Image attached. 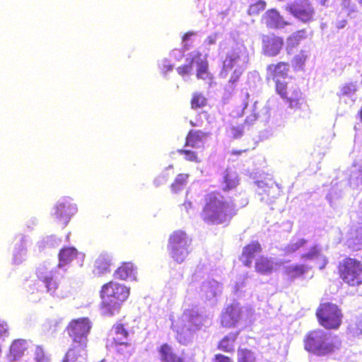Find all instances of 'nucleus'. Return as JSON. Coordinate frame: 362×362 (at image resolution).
Here are the masks:
<instances>
[{"label":"nucleus","mask_w":362,"mask_h":362,"mask_svg":"<svg viewBox=\"0 0 362 362\" xmlns=\"http://www.w3.org/2000/svg\"><path fill=\"white\" fill-rule=\"evenodd\" d=\"M160 69V73L163 75H166L168 71H171L173 69V66L172 64H169V62L167 60H165L162 63Z\"/></svg>","instance_id":"49530a36"},{"label":"nucleus","mask_w":362,"mask_h":362,"mask_svg":"<svg viewBox=\"0 0 362 362\" xmlns=\"http://www.w3.org/2000/svg\"><path fill=\"white\" fill-rule=\"evenodd\" d=\"M190 123H191L192 126H196V124H194L192 122H190Z\"/></svg>","instance_id":"680f3d73"},{"label":"nucleus","mask_w":362,"mask_h":362,"mask_svg":"<svg viewBox=\"0 0 362 362\" xmlns=\"http://www.w3.org/2000/svg\"><path fill=\"white\" fill-rule=\"evenodd\" d=\"M255 353L247 348L238 349L237 362H256Z\"/></svg>","instance_id":"72a5a7b5"},{"label":"nucleus","mask_w":362,"mask_h":362,"mask_svg":"<svg viewBox=\"0 0 362 362\" xmlns=\"http://www.w3.org/2000/svg\"><path fill=\"white\" fill-rule=\"evenodd\" d=\"M206 41L209 45H213L216 42V37L215 36H209L206 39Z\"/></svg>","instance_id":"13d9d810"},{"label":"nucleus","mask_w":362,"mask_h":362,"mask_svg":"<svg viewBox=\"0 0 362 362\" xmlns=\"http://www.w3.org/2000/svg\"><path fill=\"white\" fill-rule=\"evenodd\" d=\"M207 136V133L200 130H190L185 138V146L198 148Z\"/></svg>","instance_id":"393cba45"},{"label":"nucleus","mask_w":362,"mask_h":362,"mask_svg":"<svg viewBox=\"0 0 362 362\" xmlns=\"http://www.w3.org/2000/svg\"><path fill=\"white\" fill-rule=\"evenodd\" d=\"M130 294V288L114 281L103 284L100 291V309L104 316L112 317L119 313L121 305Z\"/></svg>","instance_id":"f03ea898"},{"label":"nucleus","mask_w":362,"mask_h":362,"mask_svg":"<svg viewBox=\"0 0 362 362\" xmlns=\"http://www.w3.org/2000/svg\"><path fill=\"white\" fill-rule=\"evenodd\" d=\"M28 349V343L24 339L15 340L10 347V357L16 360L21 357Z\"/></svg>","instance_id":"cd10ccee"},{"label":"nucleus","mask_w":362,"mask_h":362,"mask_svg":"<svg viewBox=\"0 0 362 362\" xmlns=\"http://www.w3.org/2000/svg\"><path fill=\"white\" fill-rule=\"evenodd\" d=\"M306 350L321 356L334 351L328 333L323 330H315L310 332L305 340Z\"/></svg>","instance_id":"7ed1b4c3"},{"label":"nucleus","mask_w":362,"mask_h":362,"mask_svg":"<svg viewBox=\"0 0 362 362\" xmlns=\"http://www.w3.org/2000/svg\"><path fill=\"white\" fill-rule=\"evenodd\" d=\"M222 190L229 192L235 189L240 183V178L237 172L230 168H226L224 171L222 180Z\"/></svg>","instance_id":"f3484780"},{"label":"nucleus","mask_w":362,"mask_h":362,"mask_svg":"<svg viewBox=\"0 0 362 362\" xmlns=\"http://www.w3.org/2000/svg\"><path fill=\"white\" fill-rule=\"evenodd\" d=\"M328 0H318L319 4L322 6H325Z\"/></svg>","instance_id":"052dcab7"},{"label":"nucleus","mask_w":362,"mask_h":362,"mask_svg":"<svg viewBox=\"0 0 362 362\" xmlns=\"http://www.w3.org/2000/svg\"><path fill=\"white\" fill-rule=\"evenodd\" d=\"M207 104L206 98L201 93L195 92L192 94L190 106L193 110H197L205 107Z\"/></svg>","instance_id":"e433bc0d"},{"label":"nucleus","mask_w":362,"mask_h":362,"mask_svg":"<svg viewBox=\"0 0 362 362\" xmlns=\"http://www.w3.org/2000/svg\"><path fill=\"white\" fill-rule=\"evenodd\" d=\"M262 21L269 28H279L288 24L275 9L268 10Z\"/></svg>","instance_id":"4468645a"},{"label":"nucleus","mask_w":362,"mask_h":362,"mask_svg":"<svg viewBox=\"0 0 362 362\" xmlns=\"http://www.w3.org/2000/svg\"><path fill=\"white\" fill-rule=\"evenodd\" d=\"M255 271L262 275L271 274L274 270L272 261L264 256H260L255 263Z\"/></svg>","instance_id":"bb28decb"},{"label":"nucleus","mask_w":362,"mask_h":362,"mask_svg":"<svg viewBox=\"0 0 362 362\" xmlns=\"http://www.w3.org/2000/svg\"><path fill=\"white\" fill-rule=\"evenodd\" d=\"M305 57L302 54V55H299L298 56V57H296V66L297 65H299V66H301L304 62L305 61Z\"/></svg>","instance_id":"864d4df0"},{"label":"nucleus","mask_w":362,"mask_h":362,"mask_svg":"<svg viewBox=\"0 0 362 362\" xmlns=\"http://www.w3.org/2000/svg\"><path fill=\"white\" fill-rule=\"evenodd\" d=\"M213 361L214 362H233L231 358L221 354H216Z\"/></svg>","instance_id":"09e8293b"},{"label":"nucleus","mask_w":362,"mask_h":362,"mask_svg":"<svg viewBox=\"0 0 362 362\" xmlns=\"http://www.w3.org/2000/svg\"><path fill=\"white\" fill-rule=\"evenodd\" d=\"M8 331L7 325L5 322L0 320V336H2Z\"/></svg>","instance_id":"3c124183"},{"label":"nucleus","mask_w":362,"mask_h":362,"mask_svg":"<svg viewBox=\"0 0 362 362\" xmlns=\"http://www.w3.org/2000/svg\"><path fill=\"white\" fill-rule=\"evenodd\" d=\"M288 71V64L285 62H279L276 64H270L267 67V76L268 78L273 80L278 77H284Z\"/></svg>","instance_id":"5701e85b"},{"label":"nucleus","mask_w":362,"mask_h":362,"mask_svg":"<svg viewBox=\"0 0 362 362\" xmlns=\"http://www.w3.org/2000/svg\"><path fill=\"white\" fill-rule=\"evenodd\" d=\"M171 257L177 263H182L187 257L189 251L188 247L169 249Z\"/></svg>","instance_id":"f704fd0d"},{"label":"nucleus","mask_w":362,"mask_h":362,"mask_svg":"<svg viewBox=\"0 0 362 362\" xmlns=\"http://www.w3.org/2000/svg\"><path fill=\"white\" fill-rule=\"evenodd\" d=\"M306 242L307 241L305 239H300L298 242H296V250L298 248L303 246L306 243Z\"/></svg>","instance_id":"4d7b16f0"},{"label":"nucleus","mask_w":362,"mask_h":362,"mask_svg":"<svg viewBox=\"0 0 362 362\" xmlns=\"http://www.w3.org/2000/svg\"><path fill=\"white\" fill-rule=\"evenodd\" d=\"M135 269L130 262H122L121 265L115 271L114 276L120 280H127L134 278Z\"/></svg>","instance_id":"a878e982"},{"label":"nucleus","mask_w":362,"mask_h":362,"mask_svg":"<svg viewBox=\"0 0 362 362\" xmlns=\"http://www.w3.org/2000/svg\"><path fill=\"white\" fill-rule=\"evenodd\" d=\"M242 75V71L239 69H235L230 78H229V83H230L231 85L234 86L236 84V83L239 81L240 76Z\"/></svg>","instance_id":"c03bdc74"},{"label":"nucleus","mask_w":362,"mask_h":362,"mask_svg":"<svg viewBox=\"0 0 362 362\" xmlns=\"http://www.w3.org/2000/svg\"><path fill=\"white\" fill-rule=\"evenodd\" d=\"M204 202L201 217L206 223L219 225L228 223L236 213L233 204L225 200L219 192L206 194Z\"/></svg>","instance_id":"f257e3e1"},{"label":"nucleus","mask_w":362,"mask_h":362,"mask_svg":"<svg viewBox=\"0 0 362 362\" xmlns=\"http://www.w3.org/2000/svg\"><path fill=\"white\" fill-rule=\"evenodd\" d=\"M229 131L233 139H238L243 134V127L241 125H232L230 127Z\"/></svg>","instance_id":"79ce46f5"},{"label":"nucleus","mask_w":362,"mask_h":362,"mask_svg":"<svg viewBox=\"0 0 362 362\" xmlns=\"http://www.w3.org/2000/svg\"><path fill=\"white\" fill-rule=\"evenodd\" d=\"M283 45V39L274 34L262 37V51L267 56L273 57L279 54Z\"/></svg>","instance_id":"1a4fd4ad"},{"label":"nucleus","mask_w":362,"mask_h":362,"mask_svg":"<svg viewBox=\"0 0 362 362\" xmlns=\"http://www.w3.org/2000/svg\"><path fill=\"white\" fill-rule=\"evenodd\" d=\"M202 55L201 52H197L192 57L189 64L181 65L177 68V74L182 77L190 74L193 70V62L197 61V59H200Z\"/></svg>","instance_id":"473e14b6"},{"label":"nucleus","mask_w":362,"mask_h":362,"mask_svg":"<svg viewBox=\"0 0 362 362\" xmlns=\"http://www.w3.org/2000/svg\"><path fill=\"white\" fill-rule=\"evenodd\" d=\"M249 151V149L246 148V149H243V150H232L230 151V155H233V156H240L241 153H246Z\"/></svg>","instance_id":"6e6d98bb"},{"label":"nucleus","mask_w":362,"mask_h":362,"mask_svg":"<svg viewBox=\"0 0 362 362\" xmlns=\"http://www.w3.org/2000/svg\"><path fill=\"white\" fill-rule=\"evenodd\" d=\"M79 253L77 250L73 247L62 248L59 252V267L67 265L76 259Z\"/></svg>","instance_id":"b1692460"},{"label":"nucleus","mask_w":362,"mask_h":362,"mask_svg":"<svg viewBox=\"0 0 362 362\" xmlns=\"http://www.w3.org/2000/svg\"><path fill=\"white\" fill-rule=\"evenodd\" d=\"M186 317V327L192 333L200 330L204 326L205 318L198 313L189 311L185 314Z\"/></svg>","instance_id":"dca6fc26"},{"label":"nucleus","mask_w":362,"mask_h":362,"mask_svg":"<svg viewBox=\"0 0 362 362\" xmlns=\"http://www.w3.org/2000/svg\"><path fill=\"white\" fill-rule=\"evenodd\" d=\"M241 315L242 308L239 303L228 305L221 315V327L226 329L235 327L241 319Z\"/></svg>","instance_id":"6e6552de"},{"label":"nucleus","mask_w":362,"mask_h":362,"mask_svg":"<svg viewBox=\"0 0 362 362\" xmlns=\"http://www.w3.org/2000/svg\"><path fill=\"white\" fill-rule=\"evenodd\" d=\"M109 336L110 346L115 348L120 354L124 353L123 348L127 349L131 346L128 339L129 332L124 327V324L120 322H117L112 325Z\"/></svg>","instance_id":"423d86ee"},{"label":"nucleus","mask_w":362,"mask_h":362,"mask_svg":"<svg viewBox=\"0 0 362 362\" xmlns=\"http://www.w3.org/2000/svg\"><path fill=\"white\" fill-rule=\"evenodd\" d=\"M35 358L37 362H47L48 358L41 346H36L35 349Z\"/></svg>","instance_id":"a19ab883"},{"label":"nucleus","mask_w":362,"mask_h":362,"mask_svg":"<svg viewBox=\"0 0 362 362\" xmlns=\"http://www.w3.org/2000/svg\"><path fill=\"white\" fill-rule=\"evenodd\" d=\"M111 265L110 257L107 255H100L94 262V270L98 274H101L110 271Z\"/></svg>","instance_id":"c85d7f7f"},{"label":"nucleus","mask_w":362,"mask_h":362,"mask_svg":"<svg viewBox=\"0 0 362 362\" xmlns=\"http://www.w3.org/2000/svg\"><path fill=\"white\" fill-rule=\"evenodd\" d=\"M76 207L70 203H59L55 207L54 216L59 221L66 224L71 217L76 213Z\"/></svg>","instance_id":"f8f14e48"},{"label":"nucleus","mask_w":362,"mask_h":362,"mask_svg":"<svg viewBox=\"0 0 362 362\" xmlns=\"http://www.w3.org/2000/svg\"><path fill=\"white\" fill-rule=\"evenodd\" d=\"M36 274L39 280H40L45 286L47 291L50 294H54L59 287V284L54 279L52 274H48L44 267H39L36 269Z\"/></svg>","instance_id":"a211bd4d"},{"label":"nucleus","mask_w":362,"mask_h":362,"mask_svg":"<svg viewBox=\"0 0 362 362\" xmlns=\"http://www.w3.org/2000/svg\"><path fill=\"white\" fill-rule=\"evenodd\" d=\"M360 333L362 334V329H361Z\"/></svg>","instance_id":"69168bd1"},{"label":"nucleus","mask_w":362,"mask_h":362,"mask_svg":"<svg viewBox=\"0 0 362 362\" xmlns=\"http://www.w3.org/2000/svg\"><path fill=\"white\" fill-rule=\"evenodd\" d=\"M189 175L187 173H180L175 177L174 182L171 184V189L177 193L185 187L187 185Z\"/></svg>","instance_id":"c9c22d12"},{"label":"nucleus","mask_w":362,"mask_h":362,"mask_svg":"<svg viewBox=\"0 0 362 362\" xmlns=\"http://www.w3.org/2000/svg\"><path fill=\"white\" fill-rule=\"evenodd\" d=\"M199 62H197V69L196 72V76L198 79L202 80H213V75L210 73L209 70V63L206 59H199Z\"/></svg>","instance_id":"c756f323"},{"label":"nucleus","mask_w":362,"mask_h":362,"mask_svg":"<svg viewBox=\"0 0 362 362\" xmlns=\"http://www.w3.org/2000/svg\"><path fill=\"white\" fill-rule=\"evenodd\" d=\"M342 8L346 9L348 15H351L358 12V9L356 5L351 3V0H341Z\"/></svg>","instance_id":"ea45409f"},{"label":"nucleus","mask_w":362,"mask_h":362,"mask_svg":"<svg viewBox=\"0 0 362 362\" xmlns=\"http://www.w3.org/2000/svg\"><path fill=\"white\" fill-rule=\"evenodd\" d=\"M247 122V119H246L245 120V124H246Z\"/></svg>","instance_id":"0e129e2a"},{"label":"nucleus","mask_w":362,"mask_h":362,"mask_svg":"<svg viewBox=\"0 0 362 362\" xmlns=\"http://www.w3.org/2000/svg\"><path fill=\"white\" fill-rule=\"evenodd\" d=\"M266 5L264 0H258L249 6L247 13L252 16H258L265 9Z\"/></svg>","instance_id":"4c0bfd02"},{"label":"nucleus","mask_w":362,"mask_h":362,"mask_svg":"<svg viewBox=\"0 0 362 362\" xmlns=\"http://www.w3.org/2000/svg\"><path fill=\"white\" fill-rule=\"evenodd\" d=\"M161 362H185L184 358L177 356L173 346L168 344H162L157 349Z\"/></svg>","instance_id":"2eb2a0df"},{"label":"nucleus","mask_w":362,"mask_h":362,"mask_svg":"<svg viewBox=\"0 0 362 362\" xmlns=\"http://www.w3.org/2000/svg\"><path fill=\"white\" fill-rule=\"evenodd\" d=\"M316 315L320 323L327 329L338 328L341 322L342 314L341 310L333 303L320 304Z\"/></svg>","instance_id":"39448f33"},{"label":"nucleus","mask_w":362,"mask_h":362,"mask_svg":"<svg viewBox=\"0 0 362 362\" xmlns=\"http://www.w3.org/2000/svg\"><path fill=\"white\" fill-rule=\"evenodd\" d=\"M341 279L351 286L362 284V264L354 259L346 258L339 266Z\"/></svg>","instance_id":"20e7f679"},{"label":"nucleus","mask_w":362,"mask_h":362,"mask_svg":"<svg viewBox=\"0 0 362 362\" xmlns=\"http://www.w3.org/2000/svg\"><path fill=\"white\" fill-rule=\"evenodd\" d=\"M276 89L277 93L281 95L282 98H287L286 94V84L284 82H281L279 80H276Z\"/></svg>","instance_id":"37998d69"},{"label":"nucleus","mask_w":362,"mask_h":362,"mask_svg":"<svg viewBox=\"0 0 362 362\" xmlns=\"http://www.w3.org/2000/svg\"><path fill=\"white\" fill-rule=\"evenodd\" d=\"M359 4H362V0H358Z\"/></svg>","instance_id":"e2e57ef3"},{"label":"nucleus","mask_w":362,"mask_h":362,"mask_svg":"<svg viewBox=\"0 0 362 362\" xmlns=\"http://www.w3.org/2000/svg\"><path fill=\"white\" fill-rule=\"evenodd\" d=\"M195 35V33L193 31H189L185 33L182 37V40L183 42H186L190 39L191 37L194 36Z\"/></svg>","instance_id":"603ef678"},{"label":"nucleus","mask_w":362,"mask_h":362,"mask_svg":"<svg viewBox=\"0 0 362 362\" xmlns=\"http://www.w3.org/2000/svg\"><path fill=\"white\" fill-rule=\"evenodd\" d=\"M183 206H185V208L187 209L188 208H190L192 206V203L190 202H185Z\"/></svg>","instance_id":"bf43d9fd"},{"label":"nucleus","mask_w":362,"mask_h":362,"mask_svg":"<svg viewBox=\"0 0 362 362\" xmlns=\"http://www.w3.org/2000/svg\"><path fill=\"white\" fill-rule=\"evenodd\" d=\"M177 153L180 155L184 156V158L189 162L199 163L201 162L198 153L192 150L189 149H178Z\"/></svg>","instance_id":"58836bf2"},{"label":"nucleus","mask_w":362,"mask_h":362,"mask_svg":"<svg viewBox=\"0 0 362 362\" xmlns=\"http://www.w3.org/2000/svg\"><path fill=\"white\" fill-rule=\"evenodd\" d=\"M356 233V240L359 245H362V224L356 226L354 228Z\"/></svg>","instance_id":"8fccbe9b"},{"label":"nucleus","mask_w":362,"mask_h":362,"mask_svg":"<svg viewBox=\"0 0 362 362\" xmlns=\"http://www.w3.org/2000/svg\"><path fill=\"white\" fill-rule=\"evenodd\" d=\"M62 362H87V359L64 355Z\"/></svg>","instance_id":"de8ad7c7"},{"label":"nucleus","mask_w":362,"mask_h":362,"mask_svg":"<svg viewBox=\"0 0 362 362\" xmlns=\"http://www.w3.org/2000/svg\"><path fill=\"white\" fill-rule=\"evenodd\" d=\"M300 259L303 261L316 260L320 269H324L327 263L326 257L321 254L320 250L317 246H313L308 252L302 254Z\"/></svg>","instance_id":"6ab92c4d"},{"label":"nucleus","mask_w":362,"mask_h":362,"mask_svg":"<svg viewBox=\"0 0 362 362\" xmlns=\"http://www.w3.org/2000/svg\"><path fill=\"white\" fill-rule=\"evenodd\" d=\"M310 270V267L308 265H296V278L301 275L307 274Z\"/></svg>","instance_id":"a18cd8bd"},{"label":"nucleus","mask_w":362,"mask_h":362,"mask_svg":"<svg viewBox=\"0 0 362 362\" xmlns=\"http://www.w3.org/2000/svg\"><path fill=\"white\" fill-rule=\"evenodd\" d=\"M306 37V32L305 30H301L296 33V40L297 39H303Z\"/></svg>","instance_id":"5fc2aeb1"},{"label":"nucleus","mask_w":362,"mask_h":362,"mask_svg":"<svg viewBox=\"0 0 362 362\" xmlns=\"http://www.w3.org/2000/svg\"><path fill=\"white\" fill-rule=\"evenodd\" d=\"M357 86L356 83H347L344 84L337 95L340 100H343L345 103L352 105L355 101L354 96L356 91Z\"/></svg>","instance_id":"412c9836"},{"label":"nucleus","mask_w":362,"mask_h":362,"mask_svg":"<svg viewBox=\"0 0 362 362\" xmlns=\"http://www.w3.org/2000/svg\"><path fill=\"white\" fill-rule=\"evenodd\" d=\"M315 9L309 0L296 1V18L303 23L313 20Z\"/></svg>","instance_id":"9d476101"},{"label":"nucleus","mask_w":362,"mask_h":362,"mask_svg":"<svg viewBox=\"0 0 362 362\" xmlns=\"http://www.w3.org/2000/svg\"><path fill=\"white\" fill-rule=\"evenodd\" d=\"M350 185L358 187L362 185V163H355L351 168Z\"/></svg>","instance_id":"7c9ffc66"},{"label":"nucleus","mask_w":362,"mask_h":362,"mask_svg":"<svg viewBox=\"0 0 362 362\" xmlns=\"http://www.w3.org/2000/svg\"><path fill=\"white\" fill-rule=\"evenodd\" d=\"M239 59L240 56L238 53L233 52L231 54H228L223 61L221 75L224 78L226 77L228 72L233 68L235 64Z\"/></svg>","instance_id":"2f4dec72"},{"label":"nucleus","mask_w":362,"mask_h":362,"mask_svg":"<svg viewBox=\"0 0 362 362\" xmlns=\"http://www.w3.org/2000/svg\"><path fill=\"white\" fill-rule=\"evenodd\" d=\"M239 334L240 331H236L224 336L218 342L217 349L226 353H233L235 351V343Z\"/></svg>","instance_id":"aec40b11"},{"label":"nucleus","mask_w":362,"mask_h":362,"mask_svg":"<svg viewBox=\"0 0 362 362\" xmlns=\"http://www.w3.org/2000/svg\"><path fill=\"white\" fill-rule=\"evenodd\" d=\"M91 329V322L88 317L71 320L66 328V332L71 339H88Z\"/></svg>","instance_id":"0eeeda50"},{"label":"nucleus","mask_w":362,"mask_h":362,"mask_svg":"<svg viewBox=\"0 0 362 362\" xmlns=\"http://www.w3.org/2000/svg\"><path fill=\"white\" fill-rule=\"evenodd\" d=\"M189 243L190 240L188 239L185 232L175 230L169 237L168 249L189 247Z\"/></svg>","instance_id":"4be33fe9"},{"label":"nucleus","mask_w":362,"mask_h":362,"mask_svg":"<svg viewBox=\"0 0 362 362\" xmlns=\"http://www.w3.org/2000/svg\"><path fill=\"white\" fill-rule=\"evenodd\" d=\"M262 251V246L258 241H252L246 245L242 251L240 259L243 264L250 267L252 265V259L257 254Z\"/></svg>","instance_id":"ddd939ff"},{"label":"nucleus","mask_w":362,"mask_h":362,"mask_svg":"<svg viewBox=\"0 0 362 362\" xmlns=\"http://www.w3.org/2000/svg\"><path fill=\"white\" fill-rule=\"evenodd\" d=\"M71 339V344L64 355L87 359L88 339Z\"/></svg>","instance_id":"9b49d317"}]
</instances>
